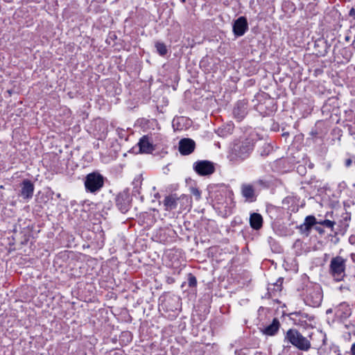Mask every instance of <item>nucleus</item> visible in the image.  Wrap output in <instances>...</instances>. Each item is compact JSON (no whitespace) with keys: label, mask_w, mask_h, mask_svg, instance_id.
<instances>
[{"label":"nucleus","mask_w":355,"mask_h":355,"mask_svg":"<svg viewBox=\"0 0 355 355\" xmlns=\"http://www.w3.org/2000/svg\"><path fill=\"white\" fill-rule=\"evenodd\" d=\"M255 144V140L251 137L234 142L228 155L229 161L232 164L241 163L250 156Z\"/></svg>","instance_id":"1"},{"label":"nucleus","mask_w":355,"mask_h":355,"mask_svg":"<svg viewBox=\"0 0 355 355\" xmlns=\"http://www.w3.org/2000/svg\"><path fill=\"white\" fill-rule=\"evenodd\" d=\"M105 178L98 171L88 173L84 178V186L87 193L96 194L104 187Z\"/></svg>","instance_id":"2"},{"label":"nucleus","mask_w":355,"mask_h":355,"mask_svg":"<svg viewBox=\"0 0 355 355\" xmlns=\"http://www.w3.org/2000/svg\"><path fill=\"white\" fill-rule=\"evenodd\" d=\"M284 341L291 343L299 350L304 352H307L311 346L310 341L295 329H290L287 331Z\"/></svg>","instance_id":"3"},{"label":"nucleus","mask_w":355,"mask_h":355,"mask_svg":"<svg viewBox=\"0 0 355 355\" xmlns=\"http://www.w3.org/2000/svg\"><path fill=\"white\" fill-rule=\"evenodd\" d=\"M347 259L340 256L333 257L330 261L329 274L336 280L341 281L345 276Z\"/></svg>","instance_id":"4"},{"label":"nucleus","mask_w":355,"mask_h":355,"mask_svg":"<svg viewBox=\"0 0 355 355\" xmlns=\"http://www.w3.org/2000/svg\"><path fill=\"white\" fill-rule=\"evenodd\" d=\"M322 300V293L319 286H312L306 288L305 302L307 305L317 307L320 305Z\"/></svg>","instance_id":"5"},{"label":"nucleus","mask_w":355,"mask_h":355,"mask_svg":"<svg viewBox=\"0 0 355 355\" xmlns=\"http://www.w3.org/2000/svg\"><path fill=\"white\" fill-rule=\"evenodd\" d=\"M193 170L201 176L210 175L215 171L214 164L208 160H199L193 164Z\"/></svg>","instance_id":"6"},{"label":"nucleus","mask_w":355,"mask_h":355,"mask_svg":"<svg viewBox=\"0 0 355 355\" xmlns=\"http://www.w3.org/2000/svg\"><path fill=\"white\" fill-rule=\"evenodd\" d=\"M132 198L128 189L120 192L116 197V205L121 213H126L131 207Z\"/></svg>","instance_id":"7"},{"label":"nucleus","mask_w":355,"mask_h":355,"mask_svg":"<svg viewBox=\"0 0 355 355\" xmlns=\"http://www.w3.org/2000/svg\"><path fill=\"white\" fill-rule=\"evenodd\" d=\"M184 200L188 202V197L185 195L178 197L176 193L170 194L165 196L163 200V205L166 211H171L177 209L178 205L182 202L183 203Z\"/></svg>","instance_id":"8"},{"label":"nucleus","mask_w":355,"mask_h":355,"mask_svg":"<svg viewBox=\"0 0 355 355\" xmlns=\"http://www.w3.org/2000/svg\"><path fill=\"white\" fill-rule=\"evenodd\" d=\"M248 113V102L245 99L238 101L233 108V117L239 122L243 120Z\"/></svg>","instance_id":"9"},{"label":"nucleus","mask_w":355,"mask_h":355,"mask_svg":"<svg viewBox=\"0 0 355 355\" xmlns=\"http://www.w3.org/2000/svg\"><path fill=\"white\" fill-rule=\"evenodd\" d=\"M248 22L245 16L238 17L232 23V32L236 37L243 36L248 31Z\"/></svg>","instance_id":"10"},{"label":"nucleus","mask_w":355,"mask_h":355,"mask_svg":"<svg viewBox=\"0 0 355 355\" xmlns=\"http://www.w3.org/2000/svg\"><path fill=\"white\" fill-rule=\"evenodd\" d=\"M289 317L290 319L293 321L295 324L302 327H304L307 324V320L311 321L314 319L313 316L309 315L308 313L301 311L290 313Z\"/></svg>","instance_id":"11"},{"label":"nucleus","mask_w":355,"mask_h":355,"mask_svg":"<svg viewBox=\"0 0 355 355\" xmlns=\"http://www.w3.org/2000/svg\"><path fill=\"white\" fill-rule=\"evenodd\" d=\"M20 193L19 196L24 200H30L33 196L35 186L31 180L24 179L20 184Z\"/></svg>","instance_id":"12"},{"label":"nucleus","mask_w":355,"mask_h":355,"mask_svg":"<svg viewBox=\"0 0 355 355\" xmlns=\"http://www.w3.org/2000/svg\"><path fill=\"white\" fill-rule=\"evenodd\" d=\"M196 148L195 141L190 138H183L179 141L178 150L181 155H188L191 154Z\"/></svg>","instance_id":"13"},{"label":"nucleus","mask_w":355,"mask_h":355,"mask_svg":"<svg viewBox=\"0 0 355 355\" xmlns=\"http://www.w3.org/2000/svg\"><path fill=\"white\" fill-rule=\"evenodd\" d=\"M241 192L242 196L245 199V201L253 202L257 200V195L256 194L255 189L251 184H242L241 186Z\"/></svg>","instance_id":"14"},{"label":"nucleus","mask_w":355,"mask_h":355,"mask_svg":"<svg viewBox=\"0 0 355 355\" xmlns=\"http://www.w3.org/2000/svg\"><path fill=\"white\" fill-rule=\"evenodd\" d=\"M331 45L324 38H318L314 42V54L317 57H324L328 53Z\"/></svg>","instance_id":"15"},{"label":"nucleus","mask_w":355,"mask_h":355,"mask_svg":"<svg viewBox=\"0 0 355 355\" xmlns=\"http://www.w3.org/2000/svg\"><path fill=\"white\" fill-rule=\"evenodd\" d=\"M139 153H152L155 150L153 143L150 141V137L147 135L143 136L137 143Z\"/></svg>","instance_id":"16"},{"label":"nucleus","mask_w":355,"mask_h":355,"mask_svg":"<svg viewBox=\"0 0 355 355\" xmlns=\"http://www.w3.org/2000/svg\"><path fill=\"white\" fill-rule=\"evenodd\" d=\"M351 314L352 310L349 306L345 302L340 304L336 311V318L341 321H344L348 318Z\"/></svg>","instance_id":"17"},{"label":"nucleus","mask_w":355,"mask_h":355,"mask_svg":"<svg viewBox=\"0 0 355 355\" xmlns=\"http://www.w3.org/2000/svg\"><path fill=\"white\" fill-rule=\"evenodd\" d=\"M257 152L262 157L268 156L273 151V146L265 141L259 140Z\"/></svg>","instance_id":"18"},{"label":"nucleus","mask_w":355,"mask_h":355,"mask_svg":"<svg viewBox=\"0 0 355 355\" xmlns=\"http://www.w3.org/2000/svg\"><path fill=\"white\" fill-rule=\"evenodd\" d=\"M234 130V125L232 122H229L222 127L218 128L215 130V132L221 137H227L232 135Z\"/></svg>","instance_id":"19"},{"label":"nucleus","mask_w":355,"mask_h":355,"mask_svg":"<svg viewBox=\"0 0 355 355\" xmlns=\"http://www.w3.org/2000/svg\"><path fill=\"white\" fill-rule=\"evenodd\" d=\"M280 327V323L279 320L277 318H275L272 323L266 327L263 330L262 332L263 334L267 336H275L277 331H279Z\"/></svg>","instance_id":"20"},{"label":"nucleus","mask_w":355,"mask_h":355,"mask_svg":"<svg viewBox=\"0 0 355 355\" xmlns=\"http://www.w3.org/2000/svg\"><path fill=\"white\" fill-rule=\"evenodd\" d=\"M249 220L250 227L254 230H259L263 226V217L259 213L251 214Z\"/></svg>","instance_id":"21"},{"label":"nucleus","mask_w":355,"mask_h":355,"mask_svg":"<svg viewBox=\"0 0 355 355\" xmlns=\"http://www.w3.org/2000/svg\"><path fill=\"white\" fill-rule=\"evenodd\" d=\"M155 47L156 48L157 53L161 56H164L168 53L167 47L166 44L162 42H156L155 43Z\"/></svg>","instance_id":"22"},{"label":"nucleus","mask_w":355,"mask_h":355,"mask_svg":"<svg viewBox=\"0 0 355 355\" xmlns=\"http://www.w3.org/2000/svg\"><path fill=\"white\" fill-rule=\"evenodd\" d=\"M141 177L135 178L132 182L133 185V189L132 193L134 195H136V193H139V189L141 185Z\"/></svg>","instance_id":"23"},{"label":"nucleus","mask_w":355,"mask_h":355,"mask_svg":"<svg viewBox=\"0 0 355 355\" xmlns=\"http://www.w3.org/2000/svg\"><path fill=\"white\" fill-rule=\"evenodd\" d=\"M254 184L259 189H268L270 187V182L263 179H259L254 182Z\"/></svg>","instance_id":"24"},{"label":"nucleus","mask_w":355,"mask_h":355,"mask_svg":"<svg viewBox=\"0 0 355 355\" xmlns=\"http://www.w3.org/2000/svg\"><path fill=\"white\" fill-rule=\"evenodd\" d=\"M297 228L300 230L301 234H304L306 236H308L310 234L311 230L312 229L311 227L309 226L304 222L303 224L297 226Z\"/></svg>","instance_id":"25"},{"label":"nucleus","mask_w":355,"mask_h":355,"mask_svg":"<svg viewBox=\"0 0 355 355\" xmlns=\"http://www.w3.org/2000/svg\"><path fill=\"white\" fill-rule=\"evenodd\" d=\"M187 282L188 286L190 288H195L197 286L196 277L192 273H189L187 275Z\"/></svg>","instance_id":"26"},{"label":"nucleus","mask_w":355,"mask_h":355,"mask_svg":"<svg viewBox=\"0 0 355 355\" xmlns=\"http://www.w3.org/2000/svg\"><path fill=\"white\" fill-rule=\"evenodd\" d=\"M304 223L312 228L318 224L315 217L312 215L307 216L304 219Z\"/></svg>","instance_id":"27"},{"label":"nucleus","mask_w":355,"mask_h":355,"mask_svg":"<svg viewBox=\"0 0 355 355\" xmlns=\"http://www.w3.org/2000/svg\"><path fill=\"white\" fill-rule=\"evenodd\" d=\"M341 54L343 58L347 61H349L353 55V53L347 48H343L341 51Z\"/></svg>","instance_id":"28"},{"label":"nucleus","mask_w":355,"mask_h":355,"mask_svg":"<svg viewBox=\"0 0 355 355\" xmlns=\"http://www.w3.org/2000/svg\"><path fill=\"white\" fill-rule=\"evenodd\" d=\"M318 224H320V225H323V226H324L326 227L331 228L332 229L334 225V224H335V222L331 221V220H328V219H326V220L318 222Z\"/></svg>","instance_id":"29"},{"label":"nucleus","mask_w":355,"mask_h":355,"mask_svg":"<svg viewBox=\"0 0 355 355\" xmlns=\"http://www.w3.org/2000/svg\"><path fill=\"white\" fill-rule=\"evenodd\" d=\"M191 193L196 197V200H198L200 198L201 192L198 189L192 188Z\"/></svg>","instance_id":"30"},{"label":"nucleus","mask_w":355,"mask_h":355,"mask_svg":"<svg viewBox=\"0 0 355 355\" xmlns=\"http://www.w3.org/2000/svg\"><path fill=\"white\" fill-rule=\"evenodd\" d=\"M320 234H323L324 233V230L320 226L315 225L313 227Z\"/></svg>","instance_id":"31"},{"label":"nucleus","mask_w":355,"mask_h":355,"mask_svg":"<svg viewBox=\"0 0 355 355\" xmlns=\"http://www.w3.org/2000/svg\"><path fill=\"white\" fill-rule=\"evenodd\" d=\"M309 135L312 137H318V132L317 131L316 129H312L311 130V132H309Z\"/></svg>","instance_id":"32"},{"label":"nucleus","mask_w":355,"mask_h":355,"mask_svg":"<svg viewBox=\"0 0 355 355\" xmlns=\"http://www.w3.org/2000/svg\"><path fill=\"white\" fill-rule=\"evenodd\" d=\"M349 16L355 18V9L354 8H352L351 10L349 12Z\"/></svg>","instance_id":"33"},{"label":"nucleus","mask_w":355,"mask_h":355,"mask_svg":"<svg viewBox=\"0 0 355 355\" xmlns=\"http://www.w3.org/2000/svg\"><path fill=\"white\" fill-rule=\"evenodd\" d=\"M352 163V159L351 158H348L345 160V166L349 167L351 166Z\"/></svg>","instance_id":"34"},{"label":"nucleus","mask_w":355,"mask_h":355,"mask_svg":"<svg viewBox=\"0 0 355 355\" xmlns=\"http://www.w3.org/2000/svg\"><path fill=\"white\" fill-rule=\"evenodd\" d=\"M119 137L121 138H125L126 137V135H125V132L124 130H121L119 132Z\"/></svg>","instance_id":"35"},{"label":"nucleus","mask_w":355,"mask_h":355,"mask_svg":"<svg viewBox=\"0 0 355 355\" xmlns=\"http://www.w3.org/2000/svg\"><path fill=\"white\" fill-rule=\"evenodd\" d=\"M112 355H123V352L121 351V350H114L113 352H112Z\"/></svg>","instance_id":"36"},{"label":"nucleus","mask_w":355,"mask_h":355,"mask_svg":"<svg viewBox=\"0 0 355 355\" xmlns=\"http://www.w3.org/2000/svg\"><path fill=\"white\" fill-rule=\"evenodd\" d=\"M235 355H245L244 352L241 350H236L235 351Z\"/></svg>","instance_id":"37"},{"label":"nucleus","mask_w":355,"mask_h":355,"mask_svg":"<svg viewBox=\"0 0 355 355\" xmlns=\"http://www.w3.org/2000/svg\"><path fill=\"white\" fill-rule=\"evenodd\" d=\"M336 234H337V233L335 232V240L334 241L331 240L332 242L335 244L339 241V238L336 236Z\"/></svg>","instance_id":"38"},{"label":"nucleus","mask_w":355,"mask_h":355,"mask_svg":"<svg viewBox=\"0 0 355 355\" xmlns=\"http://www.w3.org/2000/svg\"><path fill=\"white\" fill-rule=\"evenodd\" d=\"M352 355H355V343L352 346Z\"/></svg>","instance_id":"39"},{"label":"nucleus","mask_w":355,"mask_h":355,"mask_svg":"<svg viewBox=\"0 0 355 355\" xmlns=\"http://www.w3.org/2000/svg\"><path fill=\"white\" fill-rule=\"evenodd\" d=\"M289 135V133L288 132H285L282 133V136L284 137H286Z\"/></svg>","instance_id":"40"},{"label":"nucleus","mask_w":355,"mask_h":355,"mask_svg":"<svg viewBox=\"0 0 355 355\" xmlns=\"http://www.w3.org/2000/svg\"><path fill=\"white\" fill-rule=\"evenodd\" d=\"M351 257H352V260H353L354 261H355V254H353V253H352V254H351Z\"/></svg>","instance_id":"41"},{"label":"nucleus","mask_w":355,"mask_h":355,"mask_svg":"<svg viewBox=\"0 0 355 355\" xmlns=\"http://www.w3.org/2000/svg\"><path fill=\"white\" fill-rule=\"evenodd\" d=\"M345 40L346 41H349V36H346L345 37Z\"/></svg>","instance_id":"42"},{"label":"nucleus","mask_w":355,"mask_h":355,"mask_svg":"<svg viewBox=\"0 0 355 355\" xmlns=\"http://www.w3.org/2000/svg\"><path fill=\"white\" fill-rule=\"evenodd\" d=\"M173 127L175 128V119L173 121Z\"/></svg>","instance_id":"43"},{"label":"nucleus","mask_w":355,"mask_h":355,"mask_svg":"<svg viewBox=\"0 0 355 355\" xmlns=\"http://www.w3.org/2000/svg\"><path fill=\"white\" fill-rule=\"evenodd\" d=\"M330 312H331V309H329V310H327V313H330Z\"/></svg>","instance_id":"44"},{"label":"nucleus","mask_w":355,"mask_h":355,"mask_svg":"<svg viewBox=\"0 0 355 355\" xmlns=\"http://www.w3.org/2000/svg\"><path fill=\"white\" fill-rule=\"evenodd\" d=\"M280 281H281V283H282V282H283V279H278V281H277V282H280Z\"/></svg>","instance_id":"45"},{"label":"nucleus","mask_w":355,"mask_h":355,"mask_svg":"<svg viewBox=\"0 0 355 355\" xmlns=\"http://www.w3.org/2000/svg\"><path fill=\"white\" fill-rule=\"evenodd\" d=\"M181 2H182L183 3H184L186 2V0H180Z\"/></svg>","instance_id":"46"},{"label":"nucleus","mask_w":355,"mask_h":355,"mask_svg":"<svg viewBox=\"0 0 355 355\" xmlns=\"http://www.w3.org/2000/svg\"><path fill=\"white\" fill-rule=\"evenodd\" d=\"M354 164H355V160H354Z\"/></svg>","instance_id":"47"}]
</instances>
